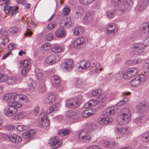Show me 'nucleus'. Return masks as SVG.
I'll return each instance as SVG.
<instances>
[{
	"label": "nucleus",
	"mask_w": 149,
	"mask_h": 149,
	"mask_svg": "<svg viewBox=\"0 0 149 149\" xmlns=\"http://www.w3.org/2000/svg\"><path fill=\"white\" fill-rule=\"evenodd\" d=\"M80 113L78 111L70 110L66 111V116L67 117L77 120L80 117Z\"/></svg>",
	"instance_id": "8"
},
{
	"label": "nucleus",
	"mask_w": 149,
	"mask_h": 149,
	"mask_svg": "<svg viewBox=\"0 0 149 149\" xmlns=\"http://www.w3.org/2000/svg\"><path fill=\"white\" fill-rule=\"evenodd\" d=\"M128 98H127L125 97L119 102L118 103V105L120 106L125 104L128 101Z\"/></svg>",
	"instance_id": "63"
},
{
	"label": "nucleus",
	"mask_w": 149,
	"mask_h": 149,
	"mask_svg": "<svg viewBox=\"0 0 149 149\" xmlns=\"http://www.w3.org/2000/svg\"><path fill=\"white\" fill-rule=\"evenodd\" d=\"M116 12L114 9L112 11H109L107 13L108 17L110 18H113L116 15Z\"/></svg>",
	"instance_id": "51"
},
{
	"label": "nucleus",
	"mask_w": 149,
	"mask_h": 149,
	"mask_svg": "<svg viewBox=\"0 0 149 149\" xmlns=\"http://www.w3.org/2000/svg\"><path fill=\"white\" fill-rule=\"evenodd\" d=\"M8 78V77L6 75L1 74L0 79L1 82L6 81Z\"/></svg>",
	"instance_id": "59"
},
{
	"label": "nucleus",
	"mask_w": 149,
	"mask_h": 149,
	"mask_svg": "<svg viewBox=\"0 0 149 149\" xmlns=\"http://www.w3.org/2000/svg\"><path fill=\"white\" fill-rule=\"evenodd\" d=\"M30 69L29 68H23L22 70V74L23 76H26L28 73L29 70Z\"/></svg>",
	"instance_id": "57"
},
{
	"label": "nucleus",
	"mask_w": 149,
	"mask_h": 149,
	"mask_svg": "<svg viewBox=\"0 0 149 149\" xmlns=\"http://www.w3.org/2000/svg\"><path fill=\"white\" fill-rule=\"evenodd\" d=\"M26 113L24 111H21L15 116V119L16 120H20L24 118L26 116Z\"/></svg>",
	"instance_id": "37"
},
{
	"label": "nucleus",
	"mask_w": 149,
	"mask_h": 149,
	"mask_svg": "<svg viewBox=\"0 0 149 149\" xmlns=\"http://www.w3.org/2000/svg\"><path fill=\"white\" fill-rule=\"evenodd\" d=\"M13 98V94L9 93L6 94L3 97L4 100L10 102V105H11V102H12Z\"/></svg>",
	"instance_id": "31"
},
{
	"label": "nucleus",
	"mask_w": 149,
	"mask_h": 149,
	"mask_svg": "<svg viewBox=\"0 0 149 149\" xmlns=\"http://www.w3.org/2000/svg\"><path fill=\"white\" fill-rule=\"evenodd\" d=\"M80 100L77 98L70 99L66 103V106L71 108L78 107L80 104Z\"/></svg>",
	"instance_id": "6"
},
{
	"label": "nucleus",
	"mask_w": 149,
	"mask_h": 149,
	"mask_svg": "<svg viewBox=\"0 0 149 149\" xmlns=\"http://www.w3.org/2000/svg\"><path fill=\"white\" fill-rule=\"evenodd\" d=\"M142 140L144 142L149 141V132H146L142 134L141 136Z\"/></svg>",
	"instance_id": "42"
},
{
	"label": "nucleus",
	"mask_w": 149,
	"mask_h": 149,
	"mask_svg": "<svg viewBox=\"0 0 149 149\" xmlns=\"http://www.w3.org/2000/svg\"><path fill=\"white\" fill-rule=\"evenodd\" d=\"M123 4L121 6L127 10H130L133 5V2L131 0H122Z\"/></svg>",
	"instance_id": "22"
},
{
	"label": "nucleus",
	"mask_w": 149,
	"mask_h": 149,
	"mask_svg": "<svg viewBox=\"0 0 149 149\" xmlns=\"http://www.w3.org/2000/svg\"><path fill=\"white\" fill-rule=\"evenodd\" d=\"M50 141L49 143V145L52 148H56L60 146L62 143V140L59 139L58 136L54 137L50 139Z\"/></svg>",
	"instance_id": "11"
},
{
	"label": "nucleus",
	"mask_w": 149,
	"mask_h": 149,
	"mask_svg": "<svg viewBox=\"0 0 149 149\" xmlns=\"http://www.w3.org/2000/svg\"><path fill=\"white\" fill-rule=\"evenodd\" d=\"M97 126L94 123H89L86 125V128L89 131H94L97 128Z\"/></svg>",
	"instance_id": "34"
},
{
	"label": "nucleus",
	"mask_w": 149,
	"mask_h": 149,
	"mask_svg": "<svg viewBox=\"0 0 149 149\" xmlns=\"http://www.w3.org/2000/svg\"><path fill=\"white\" fill-rule=\"evenodd\" d=\"M19 95H16L15 96L13 95L12 102H11V105L15 106L17 107L20 108L22 106L21 104L19 103Z\"/></svg>",
	"instance_id": "20"
},
{
	"label": "nucleus",
	"mask_w": 149,
	"mask_h": 149,
	"mask_svg": "<svg viewBox=\"0 0 149 149\" xmlns=\"http://www.w3.org/2000/svg\"><path fill=\"white\" fill-rule=\"evenodd\" d=\"M60 59L59 56L51 55L48 56L45 60L46 63L51 65L58 62Z\"/></svg>",
	"instance_id": "14"
},
{
	"label": "nucleus",
	"mask_w": 149,
	"mask_h": 149,
	"mask_svg": "<svg viewBox=\"0 0 149 149\" xmlns=\"http://www.w3.org/2000/svg\"><path fill=\"white\" fill-rule=\"evenodd\" d=\"M86 149H102L100 148L99 146L95 145H93L90 146L88 147Z\"/></svg>",
	"instance_id": "61"
},
{
	"label": "nucleus",
	"mask_w": 149,
	"mask_h": 149,
	"mask_svg": "<svg viewBox=\"0 0 149 149\" xmlns=\"http://www.w3.org/2000/svg\"><path fill=\"white\" fill-rule=\"evenodd\" d=\"M73 65L72 61L69 59H65L61 65V68L63 69L66 70L67 71H69Z\"/></svg>",
	"instance_id": "13"
},
{
	"label": "nucleus",
	"mask_w": 149,
	"mask_h": 149,
	"mask_svg": "<svg viewBox=\"0 0 149 149\" xmlns=\"http://www.w3.org/2000/svg\"><path fill=\"white\" fill-rule=\"evenodd\" d=\"M10 32L11 34H14L18 31V28L16 27H13L10 29Z\"/></svg>",
	"instance_id": "60"
},
{
	"label": "nucleus",
	"mask_w": 149,
	"mask_h": 149,
	"mask_svg": "<svg viewBox=\"0 0 149 149\" xmlns=\"http://www.w3.org/2000/svg\"><path fill=\"white\" fill-rule=\"evenodd\" d=\"M104 145L105 146L110 148H113L115 147V144L114 142H109L108 141L104 142Z\"/></svg>",
	"instance_id": "47"
},
{
	"label": "nucleus",
	"mask_w": 149,
	"mask_h": 149,
	"mask_svg": "<svg viewBox=\"0 0 149 149\" xmlns=\"http://www.w3.org/2000/svg\"><path fill=\"white\" fill-rule=\"evenodd\" d=\"M106 100L107 98L105 97H104L103 98H101L97 105V108L98 110H100L105 106L106 105Z\"/></svg>",
	"instance_id": "30"
},
{
	"label": "nucleus",
	"mask_w": 149,
	"mask_h": 149,
	"mask_svg": "<svg viewBox=\"0 0 149 149\" xmlns=\"http://www.w3.org/2000/svg\"><path fill=\"white\" fill-rule=\"evenodd\" d=\"M36 74L37 77L39 79H42L43 76L42 74V70L39 68H36L35 70Z\"/></svg>",
	"instance_id": "44"
},
{
	"label": "nucleus",
	"mask_w": 149,
	"mask_h": 149,
	"mask_svg": "<svg viewBox=\"0 0 149 149\" xmlns=\"http://www.w3.org/2000/svg\"><path fill=\"white\" fill-rule=\"evenodd\" d=\"M79 137L80 140L85 142H88L91 139V136L85 130H82L80 132Z\"/></svg>",
	"instance_id": "9"
},
{
	"label": "nucleus",
	"mask_w": 149,
	"mask_h": 149,
	"mask_svg": "<svg viewBox=\"0 0 149 149\" xmlns=\"http://www.w3.org/2000/svg\"><path fill=\"white\" fill-rule=\"evenodd\" d=\"M57 25V24L55 21L49 23L47 26V28L50 30L54 29Z\"/></svg>",
	"instance_id": "48"
},
{
	"label": "nucleus",
	"mask_w": 149,
	"mask_h": 149,
	"mask_svg": "<svg viewBox=\"0 0 149 149\" xmlns=\"http://www.w3.org/2000/svg\"><path fill=\"white\" fill-rule=\"evenodd\" d=\"M38 117V125L40 127H45L49 125L50 121L45 112H41Z\"/></svg>",
	"instance_id": "3"
},
{
	"label": "nucleus",
	"mask_w": 149,
	"mask_h": 149,
	"mask_svg": "<svg viewBox=\"0 0 149 149\" xmlns=\"http://www.w3.org/2000/svg\"><path fill=\"white\" fill-rule=\"evenodd\" d=\"M70 13V9L67 7L65 8L63 10V11L62 13V15L65 17L68 15Z\"/></svg>",
	"instance_id": "50"
},
{
	"label": "nucleus",
	"mask_w": 149,
	"mask_h": 149,
	"mask_svg": "<svg viewBox=\"0 0 149 149\" xmlns=\"http://www.w3.org/2000/svg\"><path fill=\"white\" fill-rule=\"evenodd\" d=\"M51 81L53 86L54 87H58L60 84L61 79L59 76L55 75L51 77Z\"/></svg>",
	"instance_id": "19"
},
{
	"label": "nucleus",
	"mask_w": 149,
	"mask_h": 149,
	"mask_svg": "<svg viewBox=\"0 0 149 149\" xmlns=\"http://www.w3.org/2000/svg\"><path fill=\"white\" fill-rule=\"evenodd\" d=\"M87 40L86 38L81 36L75 39L73 42V47L76 49H79L84 47L86 45Z\"/></svg>",
	"instance_id": "4"
},
{
	"label": "nucleus",
	"mask_w": 149,
	"mask_h": 149,
	"mask_svg": "<svg viewBox=\"0 0 149 149\" xmlns=\"http://www.w3.org/2000/svg\"><path fill=\"white\" fill-rule=\"evenodd\" d=\"M80 3L84 5H88L92 2L91 0H79Z\"/></svg>",
	"instance_id": "56"
},
{
	"label": "nucleus",
	"mask_w": 149,
	"mask_h": 149,
	"mask_svg": "<svg viewBox=\"0 0 149 149\" xmlns=\"http://www.w3.org/2000/svg\"><path fill=\"white\" fill-rule=\"evenodd\" d=\"M118 30L117 26L113 23L109 24L105 29L106 33L107 34L114 35L117 32Z\"/></svg>",
	"instance_id": "12"
},
{
	"label": "nucleus",
	"mask_w": 149,
	"mask_h": 149,
	"mask_svg": "<svg viewBox=\"0 0 149 149\" xmlns=\"http://www.w3.org/2000/svg\"><path fill=\"white\" fill-rule=\"evenodd\" d=\"M137 107L141 113L144 112L146 110V104L144 103L139 102L137 104Z\"/></svg>",
	"instance_id": "29"
},
{
	"label": "nucleus",
	"mask_w": 149,
	"mask_h": 149,
	"mask_svg": "<svg viewBox=\"0 0 149 149\" xmlns=\"http://www.w3.org/2000/svg\"><path fill=\"white\" fill-rule=\"evenodd\" d=\"M15 79L14 77H8L6 81L7 83L9 84H14L15 82Z\"/></svg>",
	"instance_id": "54"
},
{
	"label": "nucleus",
	"mask_w": 149,
	"mask_h": 149,
	"mask_svg": "<svg viewBox=\"0 0 149 149\" xmlns=\"http://www.w3.org/2000/svg\"><path fill=\"white\" fill-rule=\"evenodd\" d=\"M147 44L145 45L142 43H138L132 45H131L130 48L132 49H136L138 52L141 53L144 51L145 48L149 47V40H148Z\"/></svg>",
	"instance_id": "7"
},
{
	"label": "nucleus",
	"mask_w": 149,
	"mask_h": 149,
	"mask_svg": "<svg viewBox=\"0 0 149 149\" xmlns=\"http://www.w3.org/2000/svg\"><path fill=\"white\" fill-rule=\"evenodd\" d=\"M113 121V119L111 117L100 118L97 119L98 122L102 125H106Z\"/></svg>",
	"instance_id": "21"
},
{
	"label": "nucleus",
	"mask_w": 149,
	"mask_h": 149,
	"mask_svg": "<svg viewBox=\"0 0 149 149\" xmlns=\"http://www.w3.org/2000/svg\"><path fill=\"white\" fill-rule=\"evenodd\" d=\"M131 114V113L129 109H123L121 113L118 116V121L123 125L127 124L130 120Z\"/></svg>",
	"instance_id": "1"
},
{
	"label": "nucleus",
	"mask_w": 149,
	"mask_h": 149,
	"mask_svg": "<svg viewBox=\"0 0 149 149\" xmlns=\"http://www.w3.org/2000/svg\"><path fill=\"white\" fill-rule=\"evenodd\" d=\"M56 36L58 38H62L66 36V33L65 30L62 28L58 29L55 32Z\"/></svg>",
	"instance_id": "25"
},
{
	"label": "nucleus",
	"mask_w": 149,
	"mask_h": 149,
	"mask_svg": "<svg viewBox=\"0 0 149 149\" xmlns=\"http://www.w3.org/2000/svg\"><path fill=\"white\" fill-rule=\"evenodd\" d=\"M65 18L63 19H61L60 20L59 23V25L61 27H64L66 26V24L65 23Z\"/></svg>",
	"instance_id": "64"
},
{
	"label": "nucleus",
	"mask_w": 149,
	"mask_h": 149,
	"mask_svg": "<svg viewBox=\"0 0 149 149\" xmlns=\"http://www.w3.org/2000/svg\"><path fill=\"white\" fill-rule=\"evenodd\" d=\"M55 100V97L54 95L51 93L48 94L44 102L47 104L52 103Z\"/></svg>",
	"instance_id": "23"
},
{
	"label": "nucleus",
	"mask_w": 149,
	"mask_h": 149,
	"mask_svg": "<svg viewBox=\"0 0 149 149\" xmlns=\"http://www.w3.org/2000/svg\"><path fill=\"white\" fill-rule=\"evenodd\" d=\"M6 107L3 110V112L5 115L8 116H11L15 114L17 111L16 107L10 105Z\"/></svg>",
	"instance_id": "10"
},
{
	"label": "nucleus",
	"mask_w": 149,
	"mask_h": 149,
	"mask_svg": "<svg viewBox=\"0 0 149 149\" xmlns=\"http://www.w3.org/2000/svg\"><path fill=\"white\" fill-rule=\"evenodd\" d=\"M19 101H23L24 102L27 103L29 101V98L27 97L24 95H19Z\"/></svg>",
	"instance_id": "53"
},
{
	"label": "nucleus",
	"mask_w": 149,
	"mask_h": 149,
	"mask_svg": "<svg viewBox=\"0 0 149 149\" xmlns=\"http://www.w3.org/2000/svg\"><path fill=\"white\" fill-rule=\"evenodd\" d=\"M125 9L123 6L119 5L118 8L114 9L116 14L118 15H121L124 12V10Z\"/></svg>",
	"instance_id": "45"
},
{
	"label": "nucleus",
	"mask_w": 149,
	"mask_h": 149,
	"mask_svg": "<svg viewBox=\"0 0 149 149\" xmlns=\"http://www.w3.org/2000/svg\"><path fill=\"white\" fill-rule=\"evenodd\" d=\"M62 49L61 46H57L53 47L52 49V51L55 53H58L61 52Z\"/></svg>",
	"instance_id": "55"
},
{
	"label": "nucleus",
	"mask_w": 149,
	"mask_h": 149,
	"mask_svg": "<svg viewBox=\"0 0 149 149\" xmlns=\"http://www.w3.org/2000/svg\"><path fill=\"white\" fill-rule=\"evenodd\" d=\"M142 61V60L140 59H136L134 60L133 61H129L127 62V63L128 64H133L135 65L141 63Z\"/></svg>",
	"instance_id": "49"
},
{
	"label": "nucleus",
	"mask_w": 149,
	"mask_h": 149,
	"mask_svg": "<svg viewBox=\"0 0 149 149\" xmlns=\"http://www.w3.org/2000/svg\"><path fill=\"white\" fill-rule=\"evenodd\" d=\"M95 110L93 109L86 110L83 111L81 115L83 117L87 118L94 115L95 113Z\"/></svg>",
	"instance_id": "24"
},
{
	"label": "nucleus",
	"mask_w": 149,
	"mask_h": 149,
	"mask_svg": "<svg viewBox=\"0 0 149 149\" xmlns=\"http://www.w3.org/2000/svg\"><path fill=\"white\" fill-rule=\"evenodd\" d=\"M72 83L73 85L75 86L76 87H79L82 85L83 81L80 79H76L72 81Z\"/></svg>",
	"instance_id": "39"
},
{
	"label": "nucleus",
	"mask_w": 149,
	"mask_h": 149,
	"mask_svg": "<svg viewBox=\"0 0 149 149\" xmlns=\"http://www.w3.org/2000/svg\"><path fill=\"white\" fill-rule=\"evenodd\" d=\"M148 5L146 0H139L136 9L139 11H142L147 7Z\"/></svg>",
	"instance_id": "17"
},
{
	"label": "nucleus",
	"mask_w": 149,
	"mask_h": 149,
	"mask_svg": "<svg viewBox=\"0 0 149 149\" xmlns=\"http://www.w3.org/2000/svg\"><path fill=\"white\" fill-rule=\"evenodd\" d=\"M70 130L67 129H63L58 131L57 133L61 136L67 135L70 133Z\"/></svg>",
	"instance_id": "40"
},
{
	"label": "nucleus",
	"mask_w": 149,
	"mask_h": 149,
	"mask_svg": "<svg viewBox=\"0 0 149 149\" xmlns=\"http://www.w3.org/2000/svg\"><path fill=\"white\" fill-rule=\"evenodd\" d=\"M143 68L147 71H144V72L147 74L149 73V59L146 60L144 63Z\"/></svg>",
	"instance_id": "43"
},
{
	"label": "nucleus",
	"mask_w": 149,
	"mask_h": 149,
	"mask_svg": "<svg viewBox=\"0 0 149 149\" xmlns=\"http://www.w3.org/2000/svg\"><path fill=\"white\" fill-rule=\"evenodd\" d=\"M92 67L94 68V71L96 73H99L102 70L101 64L99 63H97L95 64L93 63L92 65Z\"/></svg>",
	"instance_id": "32"
},
{
	"label": "nucleus",
	"mask_w": 149,
	"mask_h": 149,
	"mask_svg": "<svg viewBox=\"0 0 149 149\" xmlns=\"http://www.w3.org/2000/svg\"><path fill=\"white\" fill-rule=\"evenodd\" d=\"M116 129L118 132L122 135L128 134L130 133V128L126 127H123L120 123L117 124Z\"/></svg>",
	"instance_id": "15"
},
{
	"label": "nucleus",
	"mask_w": 149,
	"mask_h": 149,
	"mask_svg": "<svg viewBox=\"0 0 149 149\" xmlns=\"http://www.w3.org/2000/svg\"><path fill=\"white\" fill-rule=\"evenodd\" d=\"M28 128V126L23 125H18L17 127V130L19 131H22L27 130Z\"/></svg>",
	"instance_id": "52"
},
{
	"label": "nucleus",
	"mask_w": 149,
	"mask_h": 149,
	"mask_svg": "<svg viewBox=\"0 0 149 149\" xmlns=\"http://www.w3.org/2000/svg\"><path fill=\"white\" fill-rule=\"evenodd\" d=\"M5 138L7 140L11 141L14 143H18L21 141L20 136L15 134L6 135L5 136Z\"/></svg>",
	"instance_id": "18"
},
{
	"label": "nucleus",
	"mask_w": 149,
	"mask_h": 149,
	"mask_svg": "<svg viewBox=\"0 0 149 149\" xmlns=\"http://www.w3.org/2000/svg\"><path fill=\"white\" fill-rule=\"evenodd\" d=\"M147 76L142 74L141 75L135 78L132 80L131 84L133 86H137L143 84L146 81Z\"/></svg>",
	"instance_id": "5"
},
{
	"label": "nucleus",
	"mask_w": 149,
	"mask_h": 149,
	"mask_svg": "<svg viewBox=\"0 0 149 149\" xmlns=\"http://www.w3.org/2000/svg\"><path fill=\"white\" fill-rule=\"evenodd\" d=\"M141 29L142 32L144 33H149V23H144Z\"/></svg>",
	"instance_id": "38"
},
{
	"label": "nucleus",
	"mask_w": 149,
	"mask_h": 149,
	"mask_svg": "<svg viewBox=\"0 0 149 149\" xmlns=\"http://www.w3.org/2000/svg\"><path fill=\"white\" fill-rule=\"evenodd\" d=\"M28 86L29 87V92L30 93L33 92L35 90L36 82L34 80L30 79L28 83Z\"/></svg>",
	"instance_id": "28"
},
{
	"label": "nucleus",
	"mask_w": 149,
	"mask_h": 149,
	"mask_svg": "<svg viewBox=\"0 0 149 149\" xmlns=\"http://www.w3.org/2000/svg\"><path fill=\"white\" fill-rule=\"evenodd\" d=\"M83 13V9L81 7H76L73 10V17L76 19L80 18Z\"/></svg>",
	"instance_id": "16"
},
{
	"label": "nucleus",
	"mask_w": 149,
	"mask_h": 149,
	"mask_svg": "<svg viewBox=\"0 0 149 149\" xmlns=\"http://www.w3.org/2000/svg\"><path fill=\"white\" fill-rule=\"evenodd\" d=\"M90 65L89 62L84 61H81L79 63V69L80 71L82 70H86L88 68Z\"/></svg>",
	"instance_id": "26"
},
{
	"label": "nucleus",
	"mask_w": 149,
	"mask_h": 149,
	"mask_svg": "<svg viewBox=\"0 0 149 149\" xmlns=\"http://www.w3.org/2000/svg\"><path fill=\"white\" fill-rule=\"evenodd\" d=\"M139 70L136 68H131L128 69L125 74L122 72H120L116 74V75L120 76V79L121 77L126 79H129L138 74Z\"/></svg>",
	"instance_id": "2"
},
{
	"label": "nucleus",
	"mask_w": 149,
	"mask_h": 149,
	"mask_svg": "<svg viewBox=\"0 0 149 149\" xmlns=\"http://www.w3.org/2000/svg\"><path fill=\"white\" fill-rule=\"evenodd\" d=\"M93 16V15L89 12L86 13V15L84 17V21L86 22H91L92 21Z\"/></svg>",
	"instance_id": "36"
},
{
	"label": "nucleus",
	"mask_w": 149,
	"mask_h": 149,
	"mask_svg": "<svg viewBox=\"0 0 149 149\" xmlns=\"http://www.w3.org/2000/svg\"><path fill=\"white\" fill-rule=\"evenodd\" d=\"M91 107L96 106L98 104V102L97 100L91 99L89 101Z\"/></svg>",
	"instance_id": "62"
},
{
	"label": "nucleus",
	"mask_w": 149,
	"mask_h": 149,
	"mask_svg": "<svg viewBox=\"0 0 149 149\" xmlns=\"http://www.w3.org/2000/svg\"><path fill=\"white\" fill-rule=\"evenodd\" d=\"M66 27L70 28L73 24V22L71 21L70 18L67 17L65 18Z\"/></svg>",
	"instance_id": "46"
},
{
	"label": "nucleus",
	"mask_w": 149,
	"mask_h": 149,
	"mask_svg": "<svg viewBox=\"0 0 149 149\" xmlns=\"http://www.w3.org/2000/svg\"><path fill=\"white\" fill-rule=\"evenodd\" d=\"M83 32V28L80 26L77 27L73 29L74 35L76 36H78L82 34Z\"/></svg>",
	"instance_id": "35"
},
{
	"label": "nucleus",
	"mask_w": 149,
	"mask_h": 149,
	"mask_svg": "<svg viewBox=\"0 0 149 149\" xmlns=\"http://www.w3.org/2000/svg\"><path fill=\"white\" fill-rule=\"evenodd\" d=\"M115 111V108L114 107H109L103 111L102 114L104 116H110L111 114L114 113Z\"/></svg>",
	"instance_id": "27"
},
{
	"label": "nucleus",
	"mask_w": 149,
	"mask_h": 149,
	"mask_svg": "<svg viewBox=\"0 0 149 149\" xmlns=\"http://www.w3.org/2000/svg\"><path fill=\"white\" fill-rule=\"evenodd\" d=\"M144 120L141 117H139L135 118L134 120V123H135L137 126L140 127L143 124Z\"/></svg>",
	"instance_id": "41"
},
{
	"label": "nucleus",
	"mask_w": 149,
	"mask_h": 149,
	"mask_svg": "<svg viewBox=\"0 0 149 149\" xmlns=\"http://www.w3.org/2000/svg\"><path fill=\"white\" fill-rule=\"evenodd\" d=\"M51 46V44L48 42H46L43 44L42 47L44 50H46L48 49Z\"/></svg>",
	"instance_id": "58"
},
{
	"label": "nucleus",
	"mask_w": 149,
	"mask_h": 149,
	"mask_svg": "<svg viewBox=\"0 0 149 149\" xmlns=\"http://www.w3.org/2000/svg\"><path fill=\"white\" fill-rule=\"evenodd\" d=\"M20 65H23V68L31 69V63L29 60H25L19 62Z\"/></svg>",
	"instance_id": "33"
}]
</instances>
